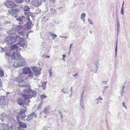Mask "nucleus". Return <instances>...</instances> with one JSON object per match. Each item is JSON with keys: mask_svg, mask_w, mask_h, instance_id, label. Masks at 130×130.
I'll return each instance as SVG.
<instances>
[{"mask_svg": "<svg viewBox=\"0 0 130 130\" xmlns=\"http://www.w3.org/2000/svg\"><path fill=\"white\" fill-rule=\"evenodd\" d=\"M72 87H71V88L70 89V91H71V92L72 91Z\"/></svg>", "mask_w": 130, "mask_h": 130, "instance_id": "nucleus-63", "label": "nucleus"}, {"mask_svg": "<svg viewBox=\"0 0 130 130\" xmlns=\"http://www.w3.org/2000/svg\"><path fill=\"white\" fill-rule=\"evenodd\" d=\"M4 41L5 42L4 44H6V45L5 46L4 48H3L2 47H0V49L2 51L1 52H3L4 51H6V52H8L9 51V49L8 48L9 46V45H10V43H8L7 41H6L4 40Z\"/></svg>", "mask_w": 130, "mask_h": 130, "instance_id": "nucleus-7", "label": "nucleus"}, {"mask_svg": "<svg viewBox=\"0 0 130 130\" xmlns=\"http://www.w3.org/2000/svg\"><path fill=\"white\" fill-rule=\"evenodd\" d=\"M6 117V114L5 113H2L1 115L0 119L2 121H3Z\"/></svg>", "mask_w": 130, "mask_h": 130, "instance_id": "nucleus-21", "label": "nucleus"}, {"mask_svg": "<svg viewBox=\"0 0 130 130\" xmlns=\"http://www.w3.org/2000/svg\"><path fill=\"white\" fill-rule=\"evenodd\" d=\"M88 21L90 24L92 25L93 24V23L92 22V21L89 18H88Z\"/></svg>", "mask_w": 130, "mask_h": 130, "instance_id": "nucleus-44", "label": "nucleus"}, {"mask_svg": "<svg viewBox=\"0 0 130 130\" xmlns=\"http://www.w3.org/2000/svg\"><path fill=\"white\" fill-rule=\"evenodd\" d=\"M30 14V12H25L24 14L25 15H27L28 16V15Z\"/></svg>", "mask_w": 130, "mask_h": 130, "instance_id": "nucleus-50", "label": "nucleus"}, {"mask_svg": "<svg viewBox=\"0 0 130 130\" xmlns=\"http://www.w3.org/2000/svg\"><path fill=\"white\" fill-rule=\"evenodd\" d=\"M84 94V92H83V93L81 94H80V101H82L83 99V95Z\"/></svg>", "mask_w": 130, "mask_h": 130, "instance_id": "nucleus-41", "label": "nucleus"}, {"mask_svg": "<svg viewBox=\"0 0 130 130\" xmlns=\"http://www.w3.org/2000/svg\"><path fill=\"white\" fill-rule=\"evenodd\" d=\"M32 71L34 72V74L35 75H38L40 74V71L36 67H34L32 69Z\"/></svg>", "mask_w": 130, "mask_h": 130, "instance_id": "nucleus-11", "label": "nucleus"}, {"mask_svg": "<svg viewBox=\"0 0 130 130\" xmlns=\"http://www.w3.org/2000/svg\"><path fill=\"white\" fill-rule=\"evenodd\" d=\"M60 37L61 38H67V36L64 37V36H60Z\"/></svg>", "mask_w": 130, "mask_h": 130, "instance_id": "nucleus-55", "label": "nucleus"}, {"mask_svg": "<svg viewBox=\"0 0 130 130\" xmlns=\"http://www.w3.org/2000/svg\"><path fill=\"white\" fill-rule=\"evenodd\" d=\"M9 126L7 125L0 124V130H8Z\"/></svg>", "mask_w": 130, "mask_h": 130, "instance_id": "nucleus-14", "label": "nucleus"}, {"mask_svg": "<svg viewBox=\"0 0 130 130\" xmlns=\"http://www.w3.org/2000/svg\"><path fill=\"white\" fill-rule=\"evenodd\" d=\"M25 110L20 109V112L18 113V115L16 116L17 120L18 122L19 125L20 127L22 128H26L27 127V125L26 124L21 122L20 120V118L24 121L25 120V119H23L26 117V115L25 114Z\"/></svg>", "mask_w": 130, "mask_h": 130, "instance_id": "nucleus-2", "label": "nucleus"}, {"mask_svg": "<svg viewBox=\"0 0 130 130\" xmlns=\"http://www.w3.org/2000/svg\"><path fill=\"white\" fill-rule=\"evenodd\" d=\"M31 70L30 68L28 67H24L22 69L23 72V73H21V74H27L29 71H30Z\"/></svg>", "mask_w": 130, "mask_h": 130, "instance_id": "nucleus-12", "label": "nucleus"}, {"mask_svg": "<svg viewBox=\"0 0 130 130\" xmlns=\"http://www.w3.org/2000/svg\"><path fill=\"white\" fill-rule=\"evenodd\" d=\"M51 37H53L52 38L53 40L57 36V35L56 34L53 33L51 34Z\"/></svg>", "mask_w": 130, "mask_h": 130, "instance_id": "nucleus-34", "label": "nucleus"}, {"mask_svg": "<svg viewBox=\"0 0 130 130\" xmlns=\"http://www.w3.org/2000/svg\"><path fill=\"white\" fill-rule=\"evenodd\" d=\"M4 4L7 8H12L16 6V4L12 1H10L9 0H7L5 2Z\"/></svg>", "mask_w": 130, "mask_h": 130, "instance_id": "nucleus-5", "label": "nucleus"}, {"mask_svg": "<svg viewBox=\"0 0 130 130\" xmlns=\"http://www.w3.org/2000/svg\"><path fill=\"white\" fill-rule=\"evenodd\" d=\"M8 130H15V129L14 128H12V127H11L10 128L9 127V128H8Z\"/></svg>", "mask_w": 130, "mask_h": 130, "instance_id": "nucleus-53", "label": "nucleus"}, {"mask_svg": "<svg viewBox=\"0 0 130 130\" xmlns=\"http://www.w3.org/2000/svg\"><path fill=\"white\" fill-rule=\"evenodd\" d=\"M30 17L31 18H32L33 17V15L32 14H30H30L28 15V16L27 17L26 19V20H28V18H29L30 19Z\"/></svg>", "mask_w": 130, "mask_h": 130, "instance_id": "nucleus-36", "label": "nucleus"}, {"mask_svg": "<svg viewBox=\"0 0 130 130\" xmlns=\"http://www.w3.org/2000/svg\"><path fill=\"white\" fill-rule=\"evenodd\" d=\"M97 99H98V100H99H99H102V99L101 98V97L100 96L99 97H98Z\"/></svg>", "mask_w": 130, "mask_h": 130, "instance_id": "nucleus-57", "label": "nucleus"}, {"mask_svg": "<svg viewBox=\"0 0 130 130\" xmlns=\"http://www.w3.org/2000/svg\"><path fill=\"white\" fill-rule=\"evenodd\" d=\"M26 20L27 21H28L27 22V24H25V25H24V26L26 28L27 27V28L29 29H30L34 25V24H32V21L29 18H28V20Z\"/></svg>", "mask_w": 130, "mask_h": 130, "instance_id": "nucleus-6", "label": "nucleus"}, {"mask_svg": "<svg viewBox=\"0 0 130 130\" xmlns=\"http://www.w3.org/2000/svg\"><path fill=\"white\" fill-rule=\"evenodd\" d=\"M16 59H15L19 60L21 62V64H23V66L25 64L24 63H26V61L25 59L22 57L21 55H19V56L16 57Z\"/></svg>", "mask_w": 130, "mask_h": 130, "instance_id": "nucleus-9", "label": "nucleus"}, {"mask_svg": "<svg viewBox=\"0 0 130 130\" xmlns=\"http://www.w3.org/2000/svg\"><path fill=\"white\" fill-rule=\"evenodd\" d=\"M23 65V64H21L20 62H14L13 64V66L15 68H17L19 67H22Z\"/></svg>", "mask_w": 130, "mask_h": 130, "instance_id": "nucleus-20", "label": "nucleus"}, {"mask_svg": "<svg viewBox=\"0 0 130 130\" xmlns=\"http://www.w3.org/2000/svg\"><path fill=\"white\" fill-rule=\"evenodd\" d=\"M19 11V9L16 8L12 9L8 11L9 13L12 15H13L18 13Z\"/></svg>", "mask_w": 130, "mask_h": 130, "instance_id": "nucleus-10", "label": "nucleus"}, {"mask_svg": "<svg viewBox=\"0 0 130 130\" xmlns=\"http://www.w3.org/2000/svg\"><path fill=\"white\" fill-rule=\"evenodd\" d=\"M2 85V80L0 78V87H1Z\"/></svg>", "mask_w": 130, "mask_h": 130, "instance_id": "nucleus-54", "label": "nucleus"}, {"mask_svg": "<svg viewBox=\"0 0 130 130\" xmlns=\"http://www.w3.org/2000/svg\"><path fill=\"white\" fill-rule=\"evenodd\" d=\"M41 103L39 105V107H38L39 108H41Z\"/></svg>", "mask_w": 130, "mask_h": 130, "instance_id": "nucleus-60", "label": "nucleus"}, {"mask_svg": "<svg viewBox=\"0 0 130 130\" xmlns=\"http://www.w3.org/2000/svg\"><path fill=\"white\" fill-rule=\"evenodd\" d=\"M43 112L45 113H46L47 112V109L46 108H45L43 110Z\"/></svg>", "mask_w": 130, "mask_h": 130, "instance_id": "nucleus-45", "label": "nucleus"}, {"mask_svg": "<svg viewBox=\"0 0 130 130\" xmlns=\"http://www.w3.org/2000/svg\"><path fill=\"white\" fill-rule=\"evenodd\" d=\"M47 97V96L45 94H42L40 95V98L41 99H45Z\"/></svg>", "mask_w": 130, "mask_h": 130, "instance_id": "nucleus-39", "label": "nucleus"}, {"mask_svg": "<svg viewBox=\"0 0 130 130\" xmlns=\"http://www.w3.org/2000/svg\"><path fill=\"white\" fill-rule=\"evenodd\" d=\"M62 56H63V59L64 61H65V59H64V58L66 56V55H63Z\"/></svg>", "mask_w": 130, "mask_h": 130, "instance_id": "nucleus-56", "label": "nucleus"}, {"mask_svg": "<svg viewBox=\"0 0 130 130\" xmlns=\"http://www.w3.org/2000/svg\"><path fill=\"white\" fill-rule=\"evenodd\" d=\"M30 8L27 5L25 6L23 10L24 11L28 12L29 11Z\"/></svg>", "mask_w": 130, "mask_h": 130, "instance_id": "nucleus-26", "label": "nucleus"}, {"mask_svg": "<svg viewBox=\"0 0 130 130\" xmlns=\"http://www.w3.org/2000/svg\"><path fill=\"white\" fill-rule=\"evenodd\" d=\"M52 1L53 3L54 4H55V0H51Z\"/></svg>", "mask_w": 130, "mask_h": 130, "instance_id": "nucleus-62", "label": "nucleus"}, {"mask_svg": "<svg viewBox=\"0 0 130 130\" xmlns=\"http://www.w3.org/2000/svg\"><path fill=\"white\" fill-rule=\"evenodd\" d=\"M5 55L8 56H10L11 57V52L10 51H9L8 52H6L5 54Z\"/></svg>", "mask_w": 130, "mask_h": 130, "instance_id": "nucleus-37", "label": "nucleus"}, {"mask_svg": "<svg viewBox=\"0 0 130 130\" xmlns=\"http://www.w3.org/2000/svg\"><path fill=\"white\" fill-rule=\"evenodd\" d=\"M121 92H124V89H122V90H121V91H120V93H121Z\"/></svg>", "mask_w": 130, "mask_h": 130, "instance_id": "nucleus-61", "label": "nucleus"}, {"mask_svg": "<svg viewBox=\"0 0 130 130\" xmlns=\"http://www.w3.org/2000/svg\"><path fill=\"white\" fill-rule=\"evenodd\" d=\"M102 93H103V94H104L105 92V90H102Z\"/></svg>", "mask_w": 130, "mask_h": 130, "instance_id": "nucleus-64", "label": "nucleus"}, {"mask_svg": "<svg viewBox=\"0 0 130 130\" xmlns=\"http://www.w3.org/2000/svg\"><path fill=\"white\" fill-rule=\"evenodd\" d=\"M25 17L24 16H21L16 19V20L19 21V23L20 25H22L23 23V19H25Z\"/></svg>", "mask_w": 130, "mask_h": 130, "instance_id": "nucleus-16", "label": "nucleus"}, {"mask_svg": "<svg viewBox=\"0 0 130 130\" xmlns=\"http://www.w3.org/2000/svg\"><path fill=\"white\" fill-rule=\"evenodd\" d=\"M48 72L49 74H51L52 73V72H51V69L49 70L48 71Z\"/></svg>", "mask_w": 130, "mask_h": 130, "instance_id": "nucleus-59", "label": "nucleus"}, {"mask_svg": "<svg viewBox=\"0 0 130 130\" xmlns=\"http://www.w3.org/2000/svg\"><path fill=\"white\" fill-rule=\"evenodd\" d=\"M50 128L51 127H49L45 126L43 128V130H48V129H50Z\"/></svg>", "mask_w": 130, "mask_h": 130, "instance_id": "nucleus-40", "label": "nucleus"}, {"mask_svg": "<svg viewBox=\"0 0 130 130\" xmlns=\"http://www.w3.org/2000/svg\"><path fill=\"white\" fill-rule=\"evenodd\" d=\"M29 115L30 116H31L32 117V118L33 117H37L36 115V113L35 112H32V113H31Z\"/></svg>", "mask_w": 130, "mask_h": 130, "instance_id": "nucleus-35", "label": "nucleus"}, {"mask_svg": "<svg viewBox=\"0 0 130 130\" xmlns=\"http://www.w3.org/2000/svg\"><path fill=\"white\" fill-rule=\"evenodd\" d=\"M108 87L107 86H106L103 87V90H105Z\"/></svg>", "mask_w": 130, "mask_h": 130, "instance_id": "nucleus-51", "label": "nucleus"}, {"mask_svg": "<svg viewBox=\"0 0 130 130\" xmlns=\"http://www.w3.org/2000/svg\"><path fill=\"white\" fill-rule=\"evenodd\" d=\"M11 23V22L10 21H5L2 23V26H5L6 25H8Z\"/></svg>", "mask_w": 130, "mask_h": 130, "instance_id": "nucleus-24", "label": "nucleus"}, {"mask_svg": "<svg viewBox=\"0 0 130 130\" xmlns=\"http://www.w3.org/2000/svg\"><path fill=\"white\" fill-rule=\"evenodd\" d=\"M15 80V81L19 83H22L23 82V80L19 77L16 78Z\"/></svg>", "mask_w": 130, "mask_h": 130, "instance_id": "nucleus-23", "label": "nucleus"}, {"mask_svg": "<svg viewBox=\"0 0 130 130\" xmlns=\"http://www.w3.org/2000/svg\"><path fill=\"white\" fill-rule=\"evenodd\" d=\"M118 44V39H117L116 41V48L115 50V57H116L117 54V46Z\"/></svg>", "mask_w": 130, "mask_h": 130, "instance_id": "nucleus-28", "label": "nucleus"}, {"mask_svg": "<svg viewBox=\"0 0 130 130\" xmlns=\"http://www.w3.org/2000/svg\"><path fill=\"white\" fill-rule=\"evenodd\" d=\"M16 30H18V33L21 35L24 36L25 33V31L27 30V28H26L24 26H16Z\"/></svg>", "mask_w": 130, "mask_h": 130, "instance_id": "nucleus-4", "label": "nucleus"}, {"mask_svg": "<svg viewBox=\"0 0 130 130\" xmlns=\"http://www.w3.org/2000/svg\"><path fill=\"white\" fill-rule=\"evenodd\" d=\"M19 85L20 86V87H28L27 83L26 82H24V80L22 83H19Z\"/></svg>", "mask_w": 130, "mask_h": 130, "instance_id": "nucleus-22", "label": "nucleus"}, {"mask_svg": "<svg viewBox=\"0 0 130 130\" xmlns=\"http://www.w3.org/2000/svg\"><path fill=\"white\" fill-rule=\"evenodd\" d=\"M16 30V28H15V27H13L10 30H8L7 33L9 35L14 34L15 35V31Z\"/></svg>", "mask_w": 130, "mask_h": 130, "instance_id": "nucleus-17", "label": "nucleus"}, {"mask_svg": "<svg viewBox=\"0 0 130 130\" xmlns=\"http://www.w3.org/2000/svg\"><path fill=\"white\" fill-rule=\"evenodd\" d=\"M23 92L24 94L23 95V97L27 99H31L33 97L35 98L37 94V92L35 90L30 88L25 89L24 90Z\"/></svg>", "mask_w": 130, "mask_h": 130, "instance_id": "nucleus-3", "label": "nucleus"}, {"mask_svg": "<svg viewBox=\"0 0 130 130\" xmlns=\"http://www.w3.org/2000/svg\"><path fill=\"white\" fill-rule=\"evenodd\" d=\"M24 1L27 3H29L30 2V0H24Z\"/></svg>", "mask_w": 130, "mask_h": 130, "instance_id": "nucleus-52", "label": "nucleus"}, {"mask_svg": "<svg viewBox=\"0 0 130 130\" xmlns=\"http://www.w3.org/2000/svg\"><path fill=\"white\" fill-rule=\"evenodd\" d=\"M66 88H63V89H62L61 90V91H62V92H63V93H68V92H65L64 91V89H66Z\"/></svg>", "mask_w": 130, "mask_h": 130, "instance_id": "nucleus-48", "label": "nucleus"}, {"mask_svg": "<svg viewBox=\"0 0 130 130\" xmlns=\"http://www.w3.org/2000/svg\"><path fill=\"white\" fill-rule=\"evenodd\" d=\"M5 105V97L4 96H0V105Z\"/></svg>", "mask_w": 130, "mask_h": 130, "instance_id": "nucleus-18", "label": "nucleus"}, {"mask_svg": "<svg viewBox=\"0 0 130 130\" xmlns=\"http://www.w3.org/2000/svg\"><path fill=\"white\" fill-rule=\"evenodd\" d=\"M30 99H27L25 98H24V100L25 105V104L26 105L28 104L30 102Z\"/></svg>", "mask_w": 130, "mask_h": 130, "instance_id": "nucleus-25", "label": "nucleus"}, {"mask_svg": "<svg viewBox=\"0 0 130 130\" xmlns=\"http://www.w3.org/2000/svg\"><path fill=\"white\" fill-rule=\"evenodd\" d=\"M86 16V14L85 13H83L80 16V18L82 20L83 19L85 18Z\"/></svg>", "mask_w": 130, "mask_h": 130, "instance_id": "nucleus-38", "label": "nucleus"}, {"mask_svg": "<svg viewBox=\"0 0 130 130\" xmlns=\"http://www.w3.org/2000/svg\"><path fill=\"white\" fill-rule=\"evenodd\" d=\"M17 43L14 45H12L9 47L8 48L9 49V51H11L12 50H16L18 48V46H17Z\"/></svg>", "mask_w": 130, "mask_h": 130, "instance_id": "nucleus-19", "label": "nucleus"}, {"mask_svg": "<svg viewBox=\"0 0 130 130\" xmlns=\"http://www.w3.org/2000/svg\"><path fill=\"white\" fill-rule=\"evenodd\" d=\"M28 77H30L31 78H32L33 76V74L31 71V70L28 73Z\"/></svg>", "mask_w": 130, "mask_h": 130, "instance_id": "nucleus-30", "label": "nucleus"}, {"mask_svg": "<svg viewBox=\"0 0 130 130\" xmlns=\"http://www.w3.org/2000/svg\"><path fill=\"white\" fill-rule=\"evenodd\" d=\"M94 102L95 103L98 104L99 103V101L98 100V99H96L95 100Z\"/></svg>", "mask_w": 130, "mask_h": 130, "instance_id": "nucleus-47", "label": "nucleus"}, {"mask_svg": "<svg viewBox=\"0 0 130 130\" xmlns=\"http://www.w3.org/2000/svg\"><path fill=\"white\" fill-rule=\"evenodd\" d=\"M124 1H123V3L122 4V7L121 8V13L123 15L124 14V8L123 7V6L124 5Z\"/></svg>", "mask_w": 130, "mask_h": 130, "instance_id": "nucleus-29", "label": "nucleus"}, {"mask_svg": "<svg viewBox=\"0 0 130 130\" xmlns=\"http://www.w3.org/2000/svg\"><path fill=\"white\" fill-rule=\"evenodd\" d=\"M24 102V99H23L21 98H19L18 99L17 102L19 105L22 106L25 108L26 107L25 106H24L25 104Z\"/></svg>", "mask_w": 130, "mask_h": 130, "instance_id": "nucleus-13", "label": "nucleus"}, {"mask_svg": "<svg viewBox=\"0 0 130 130\" xmlns=\"http://www.w3.org/2000/svg\"><path fill=\"white\" fill-rule=\"evenodd\" d=\"M5 40L7 41L10 44L15 42L17 40L18 41L17 44L20 46L24 47L25 44L26 42L25 40L23 38H20L19 35L16 36H12L11 37H7L5 39Z\"/></svg>", "mask_w": 130, "mask_h": 130, "instance_id": "nucleus-1", "label": "nucleus"}, {"mask_svg": "<svg viewBox=\"0 0 130 130\" xmlns=\"http://www.w3.org/2000/svg\"><path fill=\"white\" fill-rule=\"evenodd\" d=\"M16 2L19 3H21L24 1V0H16Z\"/></svg>", "mask_w": 130, "mask_h": 130, "instance_id": "nucleus-42", "label": "nucleus"}, {"mask_svg": "<svg viewBox=\"0 0 130 130\" xmlns=\"http://www.w3.org/2000/svg\"><path fill=\"white\" fill-rule=\"evenodd\" d=\"M78 73L75 74L73 75V76L74 77L77 76H78Z\"/></svg>", "mask_w": 130, "mask_h": 130, "instance_id": "nucleus-58", "label": "nucleus"}, {"mask_svg": "<svg viewBox=\"0 0 130 130\" xmlns=\"http://www.w3.org/2000/svg\"><path fill=\"white\" fill-rule=\"evenodd\" d=\"M46 82H43L42 84V85L41 86V87L45 86L46 84Z\"/></svg>", "mask_w": 130, "mask_h": 130, "instance_id": "nucleus-46", "label": "nucleus"}, {"mask_svg": "<svg viewBox=\"0 0 130 130\" xmlns=\"http://www.w3.org/2000/svg\"><path fill=\"white\" fill-rule=\"evenodd\" d=\"M58 112L59 114L60 115V118L62 119L63 118V116L62 115V113L60 111H58Z\"/></svg>", "mask_w": 130, "mask_h": 130, "instance_id": "nucleus-43", "label": "nucleus"}, {"mask_svg": "<svg viewBox=\"0 0 130 130\" xmlns=\"http://www.w3.org/2000/svg\"><path fill=\"white\" fill-rule=\"evenodd\" d=\"M80 101V106L81 107L83 108V109H84V103L83 101H82H82Z\"/></svg>", "mask_w": 130, "mask_h": 130, "instance_id": "nucleus-32", "label": "nucleus"}, {"mask_svg": "<svg viewBox=\"0 0 130 130\" xmlns=\"http://www.w3.org/2000/svg\"><path fill=\"white\" fill-rule=\"evenodd\" d=\"M41 0H34L33 1V4L36 7H38L40 5Z\"/></svg>", "mask_w": 130, "mask_h": 130, "instance_id": "nucleus-15", "label": "nucleus"}, {"mask_svg": "<svg viewBox=\"0 0 130 130\" xmlns=\"http://www.w3.org/2000/svg\"><path fill=\"white\" fill-rule=\"evenodd\" d=\"M102 83L104 85H106L107 83V81H102Z\"/></svg>", "mask_w": 130, "mask_h": 130, "instance_id": "nucleus-49", "label": "nucleus"}, {"mask_svg": "<svg viewBox=\"0 0 130 130\" xmlns=\"http://www.w3.org/2000/svg\"><path fill=\"white\" fill-rule=\"evenodd\" d=\"M4 73L3 71L0 69V77H2L4 76Z\"/></svg>", "mask_w": 130, "mask_h": 130, "instance_id": "nucleus-33", "label": "nucleus"}, {"mask_svg": "<svg viewBox=\"0 0 130 130\" xmlns=\"http://www.w3.org/2000/svg\"><path fill=\"white\" fill-rule=\"evenodd\" d=\"M27 118L26 119V120L27 121H30L32 119V117L31 116L29 115H28L27 116Z\"/></svg>", "mask_w": 130, "mask_h": 130, "instance_id": "nucleus-31", "label": "nucleus"}, {"mask_svg": "<svg viewBox=\"0 0 130 130\" xmlns=\"http://www.w3.org/2000/svg\"><path fill=\"white\" fill-rule=\"evenodd\" d=\"M120 25L118 21L117 23V36L118 35V34L120 31Z\"/></svg>", "mask_w": 130, "mask_h": 130, "instance_id": "nucleus-27", "label": "nucleus"}, {"mask_svg": "<svg viewBox=\"0 0 130 130\" xmlns=\"http://www.w3.org/2000/svg\"><path fill=\"white\" fill-rule=\"evenodd\" d=\"M17 53L13 52L12 54L11 55V59L14 60L15 59L17 58L16 57L19 56V55H21L20 54V52L18 48L16 50Z\"/></svg>", "mask_w": 130, "mask_h": 130, "instance_id": "nucleus-8", "label": "nucleus"}]
</instances>
